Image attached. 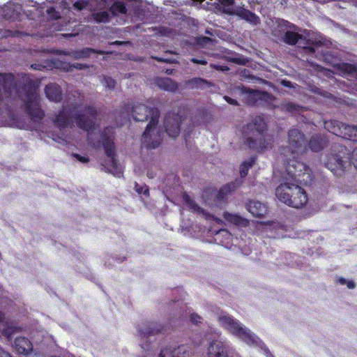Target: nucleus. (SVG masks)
Wrapping results in <instances>:
<instances>
[{
    "label": "nucleus",
    "mask_w": 357,
    "mask_h": 357,
    "mask_svg": "<svg viewBox=\"0 0 357 357\" xmlns=\"http://www.w3.org/2000/svg\"><path fill=\"white\" fill-rule=\"evenodd\" d=\"M107 130H108V132H109V134L112 132V128H109V129H107Z\"/></svg>",
    "instance_id": "54"
},
{
    "label": "nucleus",
    "mask_w": 357,
    "mask_h": 357,
    "mask_svg": "<svg viewBox=\"0 0 357 357\" xmlns=\"http://www.w3.org/2000/svg\"><path fill=\"white\" fill-rule=\"evenodd\" d=\"M110 10L114 15H127V8L123 3L121 1H114L110 8Z\"/></svg>",
    "instance_id": "24"
},
{
    "label": "nucleus",
    "mask_w": 357,
    "mask_h": 357,
    "mask_svg": "<svg viewBox=\"0 0 357 357\" xmlns=\"http://www.w3.org/2000/svg\"><path fill=\"white\" fill-rule=\"evenodd\" d=\"M207 82L202 78L195 77L185 82V86L189 89H202L207 85Z\"/></svg>",
    "instance_id": "25"
},
{
    "label": "nucleus",
    "mask_w": 357,
    "mask_h": 357,
    "mask_svg": "<svg viewBox=\"0 0 357 357\" xmlns=\"http://www.w3.org/2000/svg\"><path fill=\"white\" fill-rule=\"evenodd\" d=\"M47 12V14L49 15V16L51 17L52 18L57 19L59 17V13L56 12L54 10V8L52 7L48 8Z\"/></svg>",
    "instance_id": "38"
},
{
    "label": "nucleus",
    "mask_w": 357,
    "mask_h": 357,
    "mask_svg": "<svg viewBox=\"0 0 357 357\" xmlns=\"http://www.w3.org/2000/svg\"><path fill=\"white\" fill-rule=\"evenodd\" d=\"M217 319L221 327L246 344L260 347L263 344L250 329L227 313L220 312L218 315Z\"/></svg>",
    "instance_id": "5"
},
{
    "label": "nucleus",
    "mask_w": 357,
    "mask_h": 357,
    "mask_svg": "<svg viewBox=\"0 0 357 357\" xmlns=\"http://www.w3.org/2000/svg\"><path fill=\"white\" fill-rule=\"evenodd\" d=\"M154 59H155V60L158 61H165V62L167 61V60L163 59H162V58H160V57H155Z\"/></svg>",
    "instance_id": "50"
},
{
    "label": "nucleus",
    "mask_w": 357,
    "mask_h": 357,
    "mask_svg": "<svg viewBox=\"0 0 357 357\" xmlns=\"http://www.w3.org/2000/svg\"><path fill=\"white\" fill-rule=\"evenodd\" d=\"M239 93L242 95H248L250 97H255L258 94V91L254 90H247L244 88H240L238 89Z\"/></svg>",
    "instance_id": "34"
},
{
    "label": "nucleus",
    "mask_w": 357,
    "mask_h": 357,
    "mask_svg": "<svg viewBox=\"0 0 357 357\" xmlns=\"http://www.w3.org/2000/svg\"><path fill=\"white\" fill-rule=\"evenodd\" d=\"M174 354L176 357H190V351L188 347L180 346L177 348H173Z\"/></svg>",
    "instance_id": "30"
},
{
    "label": "nucleus",
    "mask_w": 357,
    "mask_h": 357,
    "mask_svg": "<svg viewBox=\"0 0 357 357\" xmlns=\"http://www.w3.org/2000/svg\"><path fill=\"white\" fill-rule=\"evenodd\" d=\"M22 10V5L17 1H10L3 8L6 17L12 18L18 16Z\"/></svg>",
    "instance_id": "16"
},
{
    "label": "nucleus",
    "mask_w": 357,
    "mask_h": 357,
    "mask_svg": "<svg viewBox=\"0 0 357 357\" xmlns=\"http://www.w3.org/2000/svg\"><path fill=\"white\" fill-rule=\"evenodd\" d=\"M246 207L250 213L257 217L263 216L267 212L266 206L257 201H250Z\"/></svg>",
    "instance_id": "17"
},
{
    "label": "nucleus",
    "mask_w": 357,
    "mask_h": 357,
    "mask_svg": "<svg viewBox=\"0 0 357 357\" xmlns=\"http://www.w3.org/2000/svg\"><path fill=\"white\" fill-rule=\"evenodd\" d=\"M266 123L261 117L255 118L244 129V137L249 147L265 150L272 148L273 138L264 135Z\"/></svg>",
    "instance_id": "4"
},
{
    "label": "nucleus",
    "mask_w": 357,
    "mask_h": 357,
    "mask_svg": "<svg viewBox=\"0 0 357 357\" xmlns=\"http://www.w3.org/2000/svg\"><path fill=\"white\" fill-rule=\"evenodd\" d=\"M75 157H76L82 162H87L89 161V159L84 156H80L79 155L75 154Z\"/></svg>",
    "instance_id": "45"
},
{
    "label": "nucleus",
    "mask_w": 357,
    "mask_h": 357,
    "mask_svg": "<svg viewBox=\"0 0 357 357\" xmlns=\"http://www.w3.org/2000/svg\"><path fill=\"white\" fill-rule=\"evenodd\" d=\"M223 216L226 220L236 225L245 226L248 224L246 220L236 214L225 212Z\"/></svg>",
    "instance_id": "23"
},
{
    "label": "nucleus",
    "mask_w": 357,
    "mask_h": 357,
    "mask_svg": "<svg viewBox=\"0 0 357 357\" xmlns=\"http://www.w3.org/2000/svg\"><path fill=\"white\" fill-rule=\"evenodd\" d=\"M3 314L0 312V323L3 320Z\"/></svg>",
    "instance_id": "51"
},
{
    "label": "nucleus",
    "mask_w": 357,
    "mask_h": 357,
    "mask_svg": "<svg viewBox=\"0 0 357 357\" xmlns=\"http://www.w3.org/2000/svg\"><path fill=\"white\" fill-rule=\"evenodd\" d=\"M286 172H287L286 171ZM287 175L289 177L284 176L285 181L282 183L275 190V195L278 199L285 204L294 207L301 208L307 202V196L305 191L298 184L305 183L307 184L312 181L310 174L309 173V177L307 174L304 176H301V179L305 178L307 180V183L300 182L298 179H296L291 174Z\"/></svg>",
    "instance_id": "3"
},
{
    "label": "nucleus",
    "mask_w": 357,
    "mask_h": 357,
    "mask_svg": "<svg viewBox=\"0 0 357 357\" xmlns=\"http://www.w3.org/2000/svg\"><path fill=\"white\" fill-rule=\"evenodd\" d=\"M45 94L47 98L54 102H59L61 99V88L56 84H50L46 86Z\"/></svg>",
    "instance_id": "19"
},
{
    "label": "nucleus",
    "mask_w": 357,
    "mask_h": 357,
    "mask_svg": "<svg viewBox=\"0 0 357 357\" xmlns=\"http://www.w3.org/2000/svg\"><path fill=\"white\" fill-rule=\"evenodd\" d=\"M338 282H339L340 284L344 285V284H347V280L346 279H344V278H340L338 279Z\"/></svg>",
    "instance_id": "48"
},
{
    "label": "nucleus",
    "mask_w": 357,
    "mask_h": 357,
    "mask_svg": "<svg viewBox=\"0 0 357 357\" xmlns=\"http://www.w3.org/2000/svg\"><path fill=\"white\" fill-rule=\"evenodd\" d=\"M324 127L330 132L343 138L357 141V126H348L337 121H326Z\"/></svg>",
    "instance_id": "8"
},
{
    "label": "nucleus",
    "mask_w": 357,
    "mask_h": 357,
    "mask_svg": "<svg viewBox=\"0 0 357 357\" xmlns=\"http://www.w3.org/2000/svg\"><path fill=\"white\" fill-rule=\"evenodd\" d=\"M324 143V138L319 135H315L310 139L309 146L312 151L318 152L323 149Z\"/></svg>",
    "instance_id": "22"
},
{
    "label": "nucleus",
    "mask_w": 357,
    "mask_h": 357,
    "mask_svg": "<svg viewBox=\"0 0 357 357\" xmlns=\"http://www.w3.org/2000/svg\"><path fill=\"white\" fill-rule=\"evenodd\" d=\"M278 27L280 31L284 33L282 39L285 43L293 45L302 39V36L298 33L300 29L289 22L281 20L278 22Z\"/></svg>",
    "instance_id": "11"
},
{
    "label": "nucleus",
    "mask_w": 357,
    "mask_h": 357,
    "mask_svg": "<svg viewBox=\"0 0 357 357\" xmlns=\"http://www.w3.org/2000/svg\"><path fill=\"white\" fill-rule=\"evenodd\" d=\"M310 50L312 52H315V50H314V48H313V47H310Z\"/></svg>",
    "instance_id": "55"
},
{
    "label": "nucleus",
    "mask_w": 357,
    "mask_h": 357,
    "mask_svg": "<svg viewBox=\"0 0 357 357\" xmlns=\"http://www.w3.org/2000/svg\"><path fill=\"white\" fill-rule=\"evenodd\" d=\"M191 61L196 64L206 65L207 61L205 59H198L195 58L191 59Z\"/></svg>",
    "instance_id": "42"
},
{
    "label": "nucleus",
    "mask_w": 357,
    "mask_h": 357,
    "mask_svg": "<svg viewBox=\"0 0 357 357\" xmlns=\"http://www.w3.org/2000/svg\"><path fill=\"white\" fill-rule=\"evenodd\" d=\"M87 4L88 2L86 0H77L73 6L77 10H82Z\"/></svg>",
    "instance_id": "35"
},
{
    "label": "nucleus",
    "mask_w": 357,
    "mask_h": 357,
    "mask_svg": "<svg viewBox=\"0 0 357 357\" xmlns=\"http://www.w3.org/2000/svg\"><path fill=\"white\" fill-rule=\"evenodd\" d=\"M220 9L223 13L229 15H236L241 18L253 24H257L259 17L250 10L234 4V0H218Z\"/></svg>",
    "instance_id": "7"
},
{
    "label": "nucleus",
    "mask_w": 357,
    "mask_h": 357,
    "mask_svg": "<svg viewBox=\"0 0 357 357\" xmlns=\"http://www.w3.org/2000/svg\"><path fill=\"white\" fill-rule=\"evenodd\" d=\"M13 329L12 328H8L7 329H6L4 331H3V334L6 336H8V337H10L11 335V331Z\"/></svg>",
    "instance_id": "47"
},
{
    "label": "nucleus",
    "mask_w": 357,
    "mask_h": 357,
    "mask_svg": "<svg viewBox=\"0 0 357 357\" xmlns=\"http://www.w3.org/2000/svg\"><path fill=\"white\" fill-rule=\"evenodd\" d=\"M190 320L192 322L197 324L202 321V318L199 315L192 313L190 314Z\"/></svg>",
    "instance_id": "39"
},
{
    "label": "nucleus",
    "mask_w": 357,
    "mask_h": 357,
    "mask_svg": "<svg viewBox=\"0 0 357 357\" xmlns=\"http://www.w3.org/2000/svg\"><path fill=\"white\" fill-rule=\"evenodd\" d=\"M282 83H283V84H284V85H285V86H288V84H287L289 83V82L283 81V82H282Z\"/></svg>",
    "instance_id": "52"
},
{
    "label": "nucleus",
    "mask_w": 357,
    "mask_h": 357,
    "mask_svg": "<svg viewBox=\"0 0 357 357\" xmlns=\"http://www.w3.org/2000/svg\"><path fill=\"white\" fill-rule=\"evenodd\" d=\"M204 40H209L210 39L208 38H204Z\"/></svg>",
    "instance_id": "57"
},
{
    "label": "nucleus",
    "mask_w": 357,
    "mask_h": 357,
    "mask_svg": "<svg viewBox=\"0 0 357 357\" xmlns=\"http://www.w3.org/2000/svg\"><path fill=\"white\" fill-rule=\"evenodd\" d=\"M74 66L76 68H79V69H82L84 66L82 64H79V63H77L76 65H74Z\"/></svg>",
    "instance_id": "49"
},
{
    "label": "nucleus",
    "mask_w": 357,
    "mask_h": 357,
    "mask_svg": "<svg viewBox=\"0 0 357 357\" xmlns=\"http://www.w3.org/2000/svg\"><path fill=\"white\" fill-rule=\"evenodd\" d=\"M351 161L356 168H357V147H356L353 151Z\"/></svg>",
    "instance_id": "41"
},
{
    "label": "nucleus",
    "mask_w": 357,
    "mask_h": 357,
    "mask_svg": "<svg viewBox=\"0 0 357 357\" xmlns=\"http://www.w3.org/2000/svg\"><path fill=\"white\" fill-rule=\"evenodd\" d=\"M337 69L342 76L352 75L357 73V66L355 65L342 63L337 66Z\"/></svg>",
    "instance_id": "21"
},
{
    "label": "nucleus",
    "mask_w": 357,
    "mask_h": 357,
    "mask_svg": "<svg viewBox=\"0 0 357 357\" xmlns=\"http://www.w3.org/2000/svg\"><path fill=\"white\" fill-rule=\"evenodd\" d=\"M103 146L106 155L110 160L111 166L107 167L108 171L116 176L120 177L122 174L121 167L116 162L115 159L114 146L110 137L104 139Z\"/></svg>",
    "instance_id": "12"
},
{
    "label": "nucleus",
    "mask_w": 357,
    "mask_h": 357,
    "mask_svg": "<svg viewBox=\"0 0 357 357\" xmlns=\"http://www.w3.org/2000/svg\"><path fill=\"white\" fill-rule=\"evenodd\" d=\"M24 102L29 113L35 121L43 119L44 112L40 107V98L36 88L26 93Z\"/></svg>",
    "instance_id": "10"
},
{
    "label": "nucleus",
    "mask_w": 357,
    "mask_h": 357,
    "mask_svg": "<svg viewBox=\"0 0 357 357\" xmlns=\"http://www.w3.org/2000/svg\"><path fill=\"white\" fill-rule=\"evenodd\" d=\"M158 118V109H153L151 120H150L142 137V142L146 148L155 149L161 142V132L157 128Z\"/></svg>",
    "instance_id": "6"
},
{
    "label": "nucleus",
    "mask_w": 357,
    "mask_h": 357,
    "mask_svg": "<svg viewBox=\"0 0 357 357\" xmlns=\"http://www.w3.org/2000/svg\"><path fill=\"white\" fill-rule=\"evenodd\" d=\"M135 189L139 194L143 193L144 195H149L147 187H140L137 183H135Z\"/></svg>",
    "instance_id": "37"
},
{
    "label": "nucleus",
    "mask_w": 357,
    "mask_h": 357,
    "mask_svg": "<svg viewBox=\"0 0 357 357\" xmlns=\"http://www.w3.org/2000/svg\"><path fill=\"white\" fill-rule=\"evenodd\" d=\"M215 220H216L218 222H221V220H220V219H218V218H216V219H215Z\"/></svg>",
    "instance_id": "56"
},
{
    "label": "nucleus",
    "mask_w": 357,
    "mask_h": 357,
    "mask_svg": "<svg viewBox=\"0 0 357 357\" xmlns=\"http://www.w3.org/2000/svg\"><path fill=\"white\" fill-rule=\"evenodd\" d=\"M236 186L234 183H229L223 186L218 192V199H225L227 195L230 193L231 191H234L236 189Z\"/></svg>",
    "instance_id": "27"
},
{
    "label": "nucleus",
    "mask_w": 357,
    "mask_h": 357,
    "mask_svg": "<svg viewBox=\"0 0 357 357\" xmlns=\"http://www.w3.org/2000/svg\"><path fill=\"white\" fill-rule=\"evenodd\" d=\"M142 347L143 349H145V347H144V344H142Z\"/></svg>",
    "instance_id": "58"
},
{
    "label": "nucleus",
    "mask_w": 357,
    "mask_h": 357,
    "mask_svg": "<svg viewBox=\"0 0 357 357\" xmlns=\"http://www.w3.org/2000/svg\"><path fill=\"white\" fill-rule=\"evenodd\" d=\"M221 232L227 233V231H226V230H225V229L220 230V231H218V233H221Z\"/></svg>",
    "instance_id": "53"
},
{
    "label": "nucleus",
    "mask_w": 357,
    "mask_h": 357,
    "mask_svg": "<svg viewBox=\"0 0 357 357\" xmlns=\"http://www.w3.org/2000/svg\"><path fill=\"white\" fill-rule=\"evenodd\" d=\"M160 329L159 328L155 327L154 324H151L148 325H144L143 328H142L139 331V333L140 337L142 338H144L146 337L147 335H153L158 332H159Z\"/></svg>",
    "instance_id": "26"
},
{
    "label": "nucleus",
    "mask_w": 357,
    "mask_h": 357,
    "mask_svg": "<svg viewBox=\"0 0 357 357\" xmlns=\"http://www.w3.org/2000/svg\"><path fill=\"white\" fill-rule=\"evenodd\" d=\"M165 125L166 132L172 137H176L180 132V121L178 116H171L169 115L165 118Z\"/></svg>",
    "instance_id": "14"
},
{
    "label": "nucleus",
    "mask_w": 357,
    "mask_h": 357,
    "mask_svg": "<svg viewBox=\"0 0 357 357\" xmlns=\"http://www.w3.org/2000/svg\"><path fill=\"white\" fill-rule=\"evenodd\" d=\"M70 113L62 110L56 115L54 122L61 129L72 124L71 116L75 115L77 125L81 129L90 132L94 126L96 110L93 107H86L84 104V97L79 96L78 100L70 103Z\"/></svg>",
    "instance_id": "2"
},
{
    "label": "nucleus",
    "mask_w": 357,
    "mask_h": 357,
    "mask_svg": "<svg viewBox=\"0 0 357 357\" xmlns=\"http://www.w3.org/2000/svg\"><path fill=\"white\" fill-rule=\"evenodd\" d=\"M183 199L191 209L199 213L204 214L206 218L211 217L210 215L204 213V211L199 206H197L188 195H185Z\"/></svg>",
    "instance_id": "29"
},
{
    "label": "nucleus",
    "mask_w": 357,
    "mask_h": 357,
    "mask_svg": "<svg viewBox=\"0 0 357 357\" xmlns=\"http://www.w3.org/2000/svg\"><path fill=\"white\" fill-rule=\"evenodd\" d=\"M326 166L335 174H340L344 167V161L340 155H331L328 157Z\"/></svg>",
    "instance_id": "15"
},
{
    "label": "nucleus",
    "mask_w": 357,
    "mask_h": 357,
    "mask_svg": "<svg viewBox=\"0 0 357 357\" xmlns=\"http://www.w3.org/2000/svg\"><path fill=\"white\" fill-rule=\"evenodd\" d=\"M93 51L91 49H85L83 50L80 53L79 56L80 57H87L89 56L90 53L93 52Z\"/></svg>",
    "instance_id": "40"
},
{
    "label": "nucleus",
    "mask_w": 357,
    "mask_h": 357,
    "mask_svg": "<svg viewBox=\"0 0 357 357\" xmlns=\"http://www.w3.org/2000/svg\"><path fill=\"white\" fill-rule=\"evenodd\" d=\"M116 1L115 0H100L99 5L100 6H109L110 3Z\"/></svg>",
    "instance_id": "44"
},
{
    "label": "nucleus",
    "mask_w": 357,
    "mask_h": 357,
    "mask_svg": "<svg viewBox=\"0 0 357 357\" xmlns=\"http://www.w3.org/2000/svg\"><path fill=\"white\" fill-rule=\"evenodd\" d=\"M159 357H176L174 354L173 348L168 347L162 350Z\"/></svg>",
    "instance_id": "33"
},
{
    "label": "nucleus",
    "mask_w": 357,
    "mask_h": 357,
    "mask_svg": "<svg viewBox=\"0 0 357 357\" xmlns=\"http://www.w3.org/2000/svg\"><path fill=\"white\" fill-rule=\"evenodd\" d=\"M224 99L230 105H237L238 102L235 99H233L229 96H225Z\"/></svg>",
    "instance_id": "43"
},
{
    "label": "nucleus",
    "mask_w": 357,
    "mask_h": 357,
    "mask_svg": "<svg viewBox=\"0 0 357 357\" xmlns=\"http://www.w3.org/2000/svg\"><path fill=\"white\" fill-rule=\"evenodd\" d=\"M14 347L17 353L27 354L32 350V344L28 339L20 337L15 339Z\"/></svg>",
    "instance_id": "18"
},
{
    "label": "nucleus",
    "mask_w": 357,
    "mask_h": 357,
    "mask_svg": "<svg viewBox=\"0 0 357 357\" xmlns=\"http://www.w3.org/2000/svg\"><path fill=\"white\" fill-rule=\"evenodd\" d=\"M207 357H240L226 342L215 340L211 342L207 349Z\"/></svg>",
    "instance_id": "9"
},
{
    "label": "nucleus",
    "mask_w": 357,
    "mask_h": 357,
    "mask_svg": "<svg viewBox=\"0 0 357 357\" xmlns=\"http://www.w3.org/2000/svg\"><path fill=\"white\" fill-rule=\"evenodd\" d=\"M255 160L251 159L250 160L244 162L241 164L240 166V174L241 177H245L248 174V169L252 166Z\"/></svg>",
    "instance_id": "31"
},
{
    "label": "nucleus",
    "mask_w": 357,
    "mask_h": 357,
    "mask_svg": "<svg viewBox=\"0 0 357 357\" xmlns=\"http://www.w3.org/2000/svg\"><path fill=\"white\" fill-rule=\"evenodd\" d=\"M306 151V141L304 135L298 129H291L288 134V146L282 150L283 160H287L285 171L300 182L307 183V180L301 179V176L307 174L309 177V169L298 161V157Z\"/></svg>",
    "instance_id": "1"
},
{
    "label": "nucleus",
    "mask_w": 357,
    "mask_h": 357,
    "mask_svg": "<svg viewBox=\"0 0 357 357\" xmlns=\"http://www.w3.org/2000/svg\"><path fill=\"white\" fill-rule=\"evenodd\" d=\"M346 284L349 289H354L356 287V284L353 281H347Z\"/></svg>",
    "instance_id": "46"
},
{
    "label": "nucleus",
    "mask_w": 357,
    "mask_h": 357,
    "mask_svg": "<svg viewBox=\"0 0 357 357\" xmlns=\"http://www.w3.org/2000/svg\"><path fill=\"white\" fill-rule=\"evenodd\" d=\"M206 121V112L204 110L199 111L195 116V123L197 125L202 123Z\"/></svg>",
    "instance_id": "32"
},
{
    "label": "nucleus",
    "mask_w": 357,
    "mask_h": 357,
    "mask_svg": "<svg viewBox=\"0 0 357 357\" xmlns=\"http://www.w3.org/2000/svg\"><path fill=\"white\" fill-rule=\"evenodd\" d=\"M93 20L98 23H107L109 21L110 15L107 11H102L92 15Z\"/></svg>",
    "instance_id": "28"
},
{
    "label": "nucleus",
    "mask_w": 357,
    "mask_h": 357,
    "mask_svg": "<svg viewBox=\"0 0 357 357\" xmlns=\"http://www.w3.org/2000/svg\"><path fill=\"white\" fill-rule=\"evenodd\" d=\"M158 86L165 91H175L178 86L177 84L170 78H161L158 80Z\"/></svg>",
    "instance_id": "20"
},
{
    "label": "nucleus",
    "mask_w": 357,
    "mask_h": 357,
    "mask_svg": "<svg viewBox=\"0 0 357 357\" xmlns=\"http://www.w3.org/2000/svg\"><path fill=\"white\" fill-rule=\"evenodd\" d=\"M153 109H158L155 107H148L147 105L138 104L133 107L132 116L135 121H144L148 119V116L152 117Z\"/></svg>",
    "instance_id": "13"
},
{
    "label": "nucleus",
    "mask_w": 357,
    "mask_h": 357,
    "mask_svg": "<svg viewBox=\"0 0 357 357\" xmlns=\"http://www.w3.org/2000/svg\"><path fill=\"white\" fill-rule=\"evenodd\" d=\"M105 86L109 89H113L116 84V82L111 77H105L104 79Z\"/></svg>",
    "instance_id": "36"
}]
</instances>
